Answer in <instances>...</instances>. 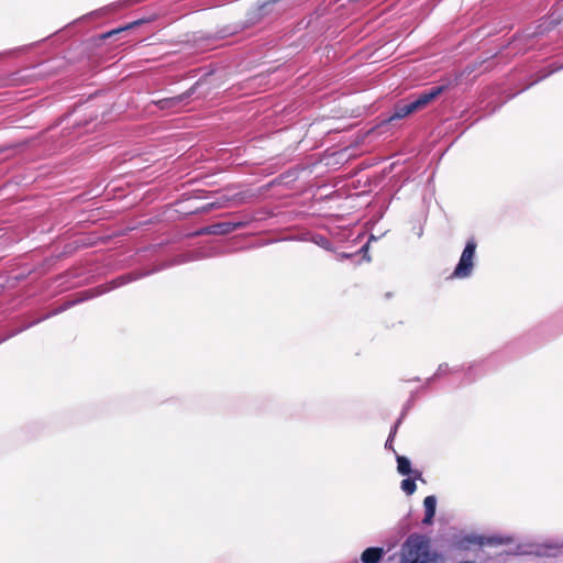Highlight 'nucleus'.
I'll return each mask as SVG.
<instances>
[{
	"mask_svg": "<svg viewBox=\"0 0 563 563\" xmlns=\"http://www.w3.org/2000/svg\"><path fill=\"white\" fill-rule=\"evenodd\" d=\"M435 560L437 554L423 536L411 534L401 547L400 563H435Z\"/></svg>",
	"mask_w": 563,
	"mask_h": 563,
	"instance_id": "nucleus-1",
	"label": "nucleus"
},
{
	"mask_svg": "<svg viewBox=\"0 0 563 563\" xmlns=\"http://www.w3.org/2000/svg\"><path fill=\"white\" fill-rule=\"evenodd\" d=\"M476 247L474 239L467 240L459 263L450 276L451 279H466L472 276L476 262Z\"/></svg>",
	"mask_w": 563,
	"mask_h": 563,
	"instance_id": "nucleus-2",
	"label": "nucleus"
},
{
	"mask_svg": "<svg viewBox=\"0 0 563 563\" xmlns=\"http://www.w3.org/2000/svg\"><path fill=\"white\" fill-rule=\"evenodd\" d=\"M444 90L443 86L433 87L428 91H423L420 93L415 100L410 101V104L415 109V111H418L422 108H424L428 103H430L432 100H434L438 96H440Z\"/></svg>",
	"mask_w": 563,
	"mask_h": 563,
	"instance_id": "nucleus-3",
	"label": "nucleus"
},
{
	"mask_svg": "<svg viewBox=\"0 0 563 563\" xmlns=\"http://www.w3.org/2000/svg\"><path fill=\"white\" fill-rule=\"evenodd\" d=\"M424 518L422 522L424 525L432 523L433 517L437 509V498L433 495L427 496L423 500Z\"/></svg>",
	"mask_w": 563,
	"mask_h": 563,
	"instance_id": "nucleus-4",
	"label": "nucleus"
},
{
	"mask_svg": "<svg viewBox=\"0 0 563 563\" xmlns=\"http://www.w3.org/2000/svg\"><path fill=\"white\" fill-rule=\"evenodd\" d=\"M385 554L383 548H367L361 555L362 563H378Z\"/></svg>",
	"mask_w": 563,
	"mask_h": 563,
	"instance_id": "nucleus-5",
	"label": "nucleus"
},
{
	"mask_svg": "<svg viewBox=\"0 0 563 563\" xmlns=\"http://www.w3.org/2000/svg\"><path fill=\"white\" fill-rule=\"evenodd\" d=\"M486 542V538L479 534L471 533L462 537L457 545L461 549H470L471 545H483Z\"/></svg>",
	"mask_w": 563,
	"mask_h": 563,
	"instance_id": "nucleus-6",
	"label": "nucleus"
},
{
	"mask_svg": "<svg viewBox=\"0 0 563 563\" xmlns=\"http://www.w3.org/2000/svg\"><path fill=\"white\" fill-rule=\"evenodd\" d=\"M397 471L401 475H415V477L421 476L420 472L411 470V463L405 456H397Z\"/></svg>",
	"mask_w": 563,
	"mask_h": 563,
	"instance_id": "nucleus-7",
	"label": "nucleus"
},
{
	"mask_svg": "<svg viewBox=\"0 0 563 563\" xmlns=\"http://www.w3.org/2000/svg\"><path fill=\"white\" fill-rule=\"evenodd\" d=\"M412 112H415V109L412 108L410 102H408L406 104H400L395 108V111L391 114V117L389 118V120L391 121V120L402 119Z\"/></svg>",
	"mask_w": 563,
	"mask_h": 563,
	"instance_id": "nucleus-8",
	"label": "nucleus"
},
{
	"mask_svg": "<svg viewBox=\"0 0 563 563\" xmlns=\"http://www.w3.org/2000/svg\"><path fill=\"white\" fill-rule=\"evenodd\" d=\"M417 477H415V475H412V477H409V478H406L401 482V489L407 494V495H412L416 489H417V486H416V483H415V479Z\"/></svg>",
	"mask_w": 563,
	"mask_h": 563,
	"instance_id": "nucleus-9",
	"label": "nucleus"
},
{
	"mask_svg": "<svg viewBox=\"0 0 563 563\" xmlns=\"http://www.w3.org/2000/svg\"><path fill=\"white\" fill-rule=\"evenodd\" d=\"M139 23H140V22H134V23H131V24H129V25H126V26H124V27L117 29V30H114V31H112V32H109L106 36H111L112 34H117V33H120L121 31L129 30V29H131L133 25H136V24H139Z\"/></svg>",
	"mask_w": 563,
	"mask_h": 563,
	"instance_id": "nucleus-10",
	"label": "nucleus"
},
{
	"mask_svg": "<svg viewBox=\"0 0 563 563\" xmlns=\"http://www.w3.org/2000/svg\"><path fill=\"white\" fill-rule=\"evenodd\" d=\"M448 371H449V365L448 364H441V365H439L435 375L437 376H441V375L448 373Z\"/></svg>",
	"mask_w": 563,
	"mask_h": 563,
	"instance_id": "nucleus-11",
	"label": "nucleus"
},
{
	"mask_svg": "<svg viewBox=\"0 0 563 563\" xmlns=\"http://www.w3.org/2000/svg\"><path fill=\"white\" fill-rule=\"evenodd\" d=\"M181 100L180 97H177V98H173V99H169V100H164V101H161L162 103V108H165L166 106H168L169 103H177Z\"/></svg>",
	"mask_w": 563,
	"mask_h": 563,
	"instance_id": "nucleus-12",
	"label": "nucleus"
},
{
	"mask_svg": "<svg viewBox=\"0 0 563 563\" xmlns=\"http://www.w3.org/2000/svg\"><path fill=\"white\" fill-rule=\"evenodd\" d=\"M316 243L325 249L329 246V242L324 238H320V240H317Z\"/></svg>",
	"mask_w": 563,
	"mask_h": 563,
	"instance_id": "nucleus-13",
	"label": "nucleus"
}]
</instances>
